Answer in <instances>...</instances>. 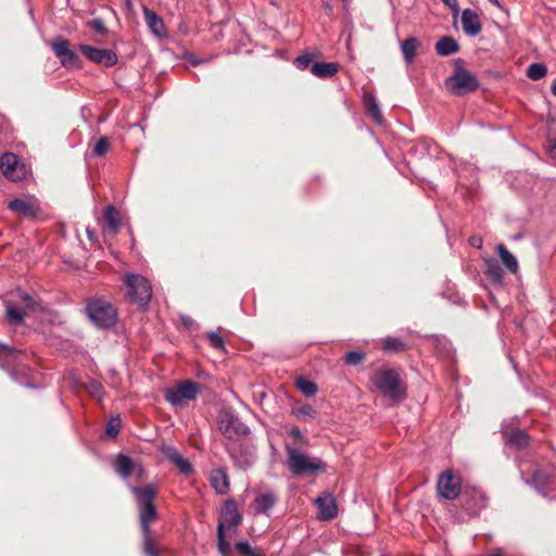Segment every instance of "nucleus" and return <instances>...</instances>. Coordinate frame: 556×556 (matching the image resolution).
I'll return each instance as SVG.
<instances>
[{
    "mask_svg": "<svg viewBox=\"0 0 556 556\" xmlns=\"http://www.w3.org/2000/svg\"><path fill=\"white\" fill-rule=\"evenodd\" d=\"M138 511L140 529L143 535V553L146 556H160L156 541L153 539L150 523L157 518L154 500L156 497V488L148 484L144 486H131Z\"/></svg>",
    "mask_w": 556,
    "mask_h": 556,
    "instance_id": "1",
    "label": "nucleus"
},
{
    "mask_svg": "<svg viewBox=\"0 0 556 556\" xmlns=\"http://www.w3.org/2000/svg\"><path fill=\"white\" fill-rule=\"evenodd\" d=\"M287 467L293 476H315L326 471V464L318 457H311L303 453L296 444L285 445Z\"/></svg>",
    "mask_w": 556,
    "mask_h": 556,
    "instance_id": "2",
    "label": "nucleus"
},
{
    "mask_svg": "<svg viewBox=\"0 0 556 556\" xmlns=\"http://www.w3.org/2000/svg\"><path fill=\"white\" fill-rule=\"evenodd\" d=\"M446 90L456 97H462L475 92L479 87L478 78L463 66V61H454L453 75L444 81Z\"/></svg>",
    "mask_w": 556,
    "mask_h": 556,
    "instance_id": "3",
    "label": "nucleus"
},
{
    "mask_svg": "<svg viewBox=\"0 0 556 556\" xmlns=\"http://www.w3.org/2000/svg\"><path fill=\"white\" fill-rule=\"evenodd\" d=\"M371 382L383 396L397 401L405 396V387L399 372L392 368H380L371 376Z\"/></svg>",
    "mask_w": 556,
    "mask_h": 556,
    "instance_id": "4",
    "label": "nucleus"
},
{
    "mask_svg": "<svg viewBox=\"0 0 556 556\" xmlns=\"http://www.w3.org/2000/svg\"><path fill=\"white\" fill-rule=\"evenodd\" d=\"M85 311L91 323L100 329H110L117 321L116 307L102 298L88 300Z\"/></svg>",
    "mask_w": 556,
    "mask_h": 556,
    "instance_id": "5",
    "label": "nucleus"
},
{
    "mask_svg": "<svg viewBox=\"0 0 556 556\" xmlns=\"http://www.w3.org/2000/svg\"><path fill=\"white\" fill-rule=\"evenodd\" d=\"M217 428L228 440L238 442L241 438L250 433L247 427L237 415L230 409H222L217 416Z\"/></svg>",
    "mask_w": 556,
    "mask_h": 556,
    "instance_id": "6",
    "label": "nucleus"
},
{
    "mask_svg": "<svg viewBox=\"0 0 556 556\" xmlns=\"http://www.w3.org/2000/svg\"><path fill=\"white\" fill-rule=\"evenodd\" d=\"M128 299L144 307L152 298V288L147 278L141 275H127L125 278Z\"/></svg>",
    "mask_w": 556,
    "mask_h": 556,
    "instance_id": "7",
    "label": "nucleus"
},
{
    "mask_svg": "<svg viewBox=\"0 0 556 556\" xmlns=\"http://www.w3.org/2000/svg\"><path fill=\"white\" fill-rule=\"evenodd\" d=\"M200 392V386L191 380H185L165 391V399L173 406L182 407L194 400Z\"/></svg>",
    "mask_w": 556,
    "mask_h": 556,
    "instance_id": "8",
    "label": "nucleus"
},
{
    "mask_svg": "<svg viewBox=\"0 0 556 556\" xmlns=\"http://www.w3.org/2000/svg\"><path fill=\"white\" fill-rule=\"evenodd\" d=\"M50 47L62 66L66 68H80L81 61L78 54L70 48V42L63 37H55L51 40Z\"/></svg>",
    "mask_w": 556,
    "mask_h": 556,
    "instance_id": "9",
    "label": "nucleus"
},
{
    "mask_svg": "<svg viewBox=\"0 0 556 556\" xmlns=\"http://www.w3.org/2000/svg\"><path fill=\"white\" fill-rule=\"evenodd\" d=\"M460 478L453 475L451 470H445L439 476L437 490L441 497L455 500L460 494Z\"/></svg>",
    "mask_w": 556,
    "mask_h": 556,
    "instance_id": "10",
    "label": "nucleus"
},
{
    "mask_svg": "<svg viewBox=\"0 0 556 556\" xmlns=\"http://www.w3.org/2000/svg\"><path fill=\"white\" fill-rule=\"evenodd\" d=\"M80 52L92 63L106 67L114 66L118 62L117 54L111 49H99L89 45H79Z\"/></svg>",
    "mask_w": 556,
    "mask_h": 556,
    "instance_id": "11",
    "label": "nucleus"
},
{
    "mask_svg": "<svg viewBox=\"0 0 556 556\" xmlns=\"http://www.w3.org/2000/svg\"><path fill=\"white\" fill-rule=\"evenodd\" d=\"M460 500L463 508L470 517L478 516L488 505V497L479 489L464 491Z\"/></svg>",
    "mask_w": 556,
    "mask_h": 556,
    "instance_id": "12",
    "label": "nucleus"
},
{
    "mask_svg": "<svg viewBox=\"0 0 556 556\" xmlns=\"http://www.w3.org/2000/svg\"><path fill=\"white\" fill-rule=\"evenodd\" d=\"M227 451L235 465L240 469H247L255 462V450L248 443L236 444V442L227 447Z\"/></svg>",
    "mask_w": 556,
    "mask_h": 556,
    "instance_id": "13",
    "label": "nucleus"
},
{
    "mask_svg": "<svg viewBox=\"0 0 556 556\" xmlns=\"http://www.w3.org/2000/svg\"><path fill=\"white\" fill-rule=\"evenodd\" d=\"M0 168L3 175L12 181H20L25 176V167L14 153L7 152L1 155Z\"/></svg>",
    "mask_w": 556,
    "mask_h": 556,
    "instance_id": "14",
    "label": "nucleus"
},
{
    "mask_svg": "<svg viewBox=\"0 0 556 556\" xmlns=\"http://www.w3.org/2000/svg\"><path fill=\"white\" fill-rule=\"evenodd\" d=\"M8 207L14 212L20 218L36 219L41 210L35 201L25 199H14L9 202Z\"/></svg>",
    "mask_w": 556,
    "mask_h": 556,
    "instance_id": "15",
    "label": "nucleus"
},
{
    "mask_svg": "<svg viewBox=\"0 0 556 556\" xmlns=\"http://www.w3.org/2000/svg\"><path fill=\"white\" fill-rule=\"evenodd\" d=\"M462 25L464 33L470 37L479 35L482 29V24L479 15L470 9H465L463 11Z\"/></svg>",
    "mask_w": 556,
    "mask_h": 556,
    "instance_id": "16",
    "label": "nucleus"
},
{
    "mask_svg": "<svg viewBox=\"0 0 556 556\" xmlns=\"http://www.w3.org/2000/svg\"><path fill=\"white\" fill-rule=\"evenodd\" d=\"M318 510L319 518L323 520H331L338 514V506L334 497L331 494H324L316 498L315 501Z\"/></svg>",
    "mask_w": 556,
    "mask_h": 556,
    "instance_id": "17",
    "label": "nucleus"
},
{
    "mask_svg": "<svg viewBox=\"0 0 556 556\" xmlns=\"http://www.w3.org/2000/svg\"><path fill=\"white\" fill-rule=\"evenodd\" d=\"M223 520L220 522L224 523V528L227 526L228 528H237L242 517L238 511L237 504L233 500H227L224 504L222 511Z\"/></svg>",
    "mask_w": 556,
    "mask_h": 556,
    "instance_id": "18",
    "label": "nucleus"
},
{
    "mask_svg": "<svg viewBox=\"0 0 556 556\" xmlns=\"http://www.w3.org/2000/svg\"><path fill=\"white\" fill-rule=\"evenodd\" d=\"M211 484L218 494H227L229 491V479L222 468L213 469L211 472Z\"/></svg>",
    "mask_w": 556,
    "mask_h": 556,
    "instance_id": "19",
    "label": "nucleus"
},
{
    "mask_svg": "<svg viewBox=\"0 0 556 556\" xmlns=\"http://www.w3.org/2000/svg\"><path fill=\"white\" fill-rule=\"evenodd\" d=\"M115 470L123 478H128L136 471V462L129 456L118 454L114 462Z\"/></svg>",
    "mask_w": 556,
    "mask_h": 556,
    "instance_id": "20",
    "label": "nucleus"
},
{
    "mask_svg": "<svg viewBox=\"0 0 556 556\" xmlns=\"http://www.w3.org/2000/svg\"><path fill=\"white\" fill-rule=\"evenodd\" d=\"M144 17L149 29L159 38L165 36V26L163 20L153 11L144 9Z\"/></svg>",
    "mask_w": 556,
    "mask_h": 556,
    "instance_id": "21",
    "label": "nucleus"
},
{
    "mask_svg": "<svg viewBox=\"0 0 556 556\" xmlns=\"http://www.w3.org/2000/svg\"><path fill=\"white\" fill-rule=\"evenodd\" d=\"M339 66L334 62H317L311 66V73L318 78H328L334 76Z\"/></svg>",
    "mask_w": 556,
    "mask_h": 556,
    "instance_id": "22",
    "label": "nucleus"
},
{
    "mask_svg": "<svg viewBox=\"0 0 556 556\" xmlns=\"http://www.w3.org/2000/svg\"><path fill=\"white\" fill-rule=\"evenodd\" d=\"M458 51H459V45L457 43V41L454 38H452L450 36H445V37L441 38L435 43V52H437V54H439L441 56H447V55L454 54Z\"/></svg>",
    "mask_w": 556,
    "mask_h": 556,
    "instance_id": "23",
    "label": "nucleus"
},
{
    "mask_svg": "<svg viewBox=\"0 0 556 556\" xmlns=\"http://www.w3.org/2000/svg\"><path fill=\"white\" fill-rule=\"evenodd\" d=\"M104 220L109 231L117 233L122 226V218L119 212L113 206L109 205L104 211Z\"/></svg>",
    "mask_w": 556,
    "mask_h": 556,
    "instance_id": "24",
    "label": "nucleus"
},
{
    "mask_svg": "<svg viewBox=\"0 0 556 556\" xmlns=\"http://www.w3.org/2000/svg\"><path fill=\"white\" fill-rule=\"evenodd\" d=\"M276 496L271 493H263L255 497L254 509L257 514H266L276 504Z\"/></svg>",
    "mask_w": 556,
    "mask_h": 556,
    "instance_id": "25",
    "label": "nucleus"
},
{
    "mask_svg": "<svg viewBox=\"0 0 556 556\" xmlns=\"http://www.w3.org/2000/svg\"><path fill=\"white\" fill-rule=\"evenodd\" d=\"M418 46H419V41L417 40V38H414V37L407 38L404 41H402L401 50H402L403 58L406 63L409 64L413 62V60L416 56V50H417Z\"/></svg>",
    "mask_w": 556,
    "mask_h": 556,
    "instance_id": "26",
    "label": "nucleus"
},
{
    "mask_svg": "<svg viewBox=\"0 0 556 556\" xmlns=\"http://www.w3.org/2000/svg\"><path fill=\"white\" fill-rule=\"evenodd\" d=\"M497 252L504 266L510 273H516L518 270L517 258L503 244L497 245Z\"/></svg>",
    "mask_w": 556,
    "mask_h": 556,
    "instance_id": "27",
    "label": "nucleus"
},
{
    "mask_svg": "<svg viewBox=\"0 0 556 556\" xmlns=\"http://www.w3.org/2000/svg\"><path fill=\"white\" fill-rule=\"evenodd\" d=\"M27 313L24 308L12 305L10 303L7 304L5 316L10 324L20 325L24 321Z\"/></svg>",
    "mask_w": 556,
    "mask_h": 556,
    "instance_id": "28",
    "label": "nucleus"
},
{
    "mask_svg": "<svg viewBox=\"0 0 556 556\" xmlns=\"http://www.w3.org/2000/svg\"><path fill=\"white\" fill-rule=\"evenodd\" d=\"M365 105H366L367 113L372 117V119L377 124H382V122H383L382 113L379 109V105H378L376 99L372 96L369 94V96L365 97Z\"/></svg>",
    "mask_w": 556,
    "mask_h": 556,
    "instance_id": "29",
    "label": "nucleus"
},
{
    "mask_svg": "<svg viewBox=\"0 0 556 556\" xmlns=\"http://www.w3.org/2000/svg\"><path fill=\"white\" fill-rule=\"evenodd\" d=\"M486 276L493 283L501 285L503 281V271L496 261L490 260L486 262Z\"/></svg>",
    "mask_w": 556,
    "mask_h": 556,
    "instance_id": "30",
    "label": "nucleus"
},
{
    "mask_svg": "<svg viewBox=\"0 0 556 556\" xmlns=\"http://www.w3.org/2000/svg\"><path fill=\"white\" fill-rule=\"evenodd\" d=\"M296 387L305 396H314L317 393L316 383L304 377L296 379Z\"/></svg>",
    "mask_w": 556,
    "mask_h": 556,
    "instance_id": "31",
    "label": "nucleus"
},
{
    "mask_svg": "<svg viewBox=\"0 0 556 556\" xmlns=\"http://www.w3.org/2000/svg\"><path fill=\"white\" fill-rule=\"evenodd\" d=\"M547 73V68L543 63H532L527 70V76L532 80L542 79Z\"/></svg>",
    "mask_w": 556,
    "mask_h": 556,
    "instance_id": "32",
    "label": "nucleus"
},
{
    "mask_svg": "<svg viewBox=\"0 0 556 556\" xmlns=\"http://www.w3.org/2000/svg\"><path fill=\"white\" fill-rule=\"evenodd\" d=\"M406 349V344L397 338L387 337L383 340V350L388 352L399 353Z\"/></svg>",
    "mask_w": 556,
    "mask_h": 556,
    "instance_id": "33",
    "label": "nucleus"
},
{
    "mask_svg": "<svg viewBox=\"0 0 556 556\" xmlns=\"http://www.w3.org/2000/svg\"><path fill=\"white\" fill-rule=\"evenodd\" d=\"M217 540H218V551L222 556H229L230 545L225 539L224 523L219 522L217 527Z\"/></svg>",
    "mask_w": 556,
    "mask_h": 556,
    "instance_id": "34",
    "label": "nucleus"
},
{
    "mask_svg": "<svg viewBox=\"0 0 556 556\" xmlns=\"http://www.w3.org/2000/svg\"><path fill=\"white\" fill-rule=\"evenodd\" d=\"M528 440H529L528 434L520 429L513 430L508 435V442L518 447H522V446L527 445Z\"/></svg>",
    "mask_w": 556,
    "mask_h": 556,
    "instance_id": "35",
    "label": "nucleus"
},
{
    "mask_svg": "<svg viewBox=\"0 0 556 556\" xmlns=\"http://www.w3.org/2000/svg\"><path fill=\"white\" fill-rule=\"evenodd\" d=\"M236 549L241 556H263V554L251 547L249 542L241 541L236 544Z\"/></svg>",
    "mask_w": 556,
    "mask_h": 556,
    "instance_id": "36",
    "label": "nucleus"
},
{
    "mask_svg": "<svg viewBox=\"0 0 556 556\" xmlns=\"http://www.w3.org/2000/svg\"><path fill=\"white\" fill-rule=\"evenodd\" d=\"M111 147V143H110V140L109 138L106 137H101L96 143H94V147H93V154L96 156H103L110 149Z\"/></svg>",
    "mask_w": 556,
    "mask_h": 556,
    "instance_id": "37",
    "label": "nucleus"
},
{
    "mask_svg": "<svg viewBox=\"0 0 556 556\" xmlns=\"http://www.w3.org/2000/svg\"><path fill=\"white\" fill-rule=\"evenodd\" d=\"M20 300H21V304H22L21 308H24L26 313L28 311L36 309L37 302L31 295H29L25 292H22V293H20Z\"/></svg>",
    "mask_w": 556,
    "mask_h": 556,
    "instance_id": "38",
    "label": "nucleus"
},
{
    "mask_svg": "<svg viewBox=\"0 0 556 556\" xmlns=\"http://www.w3.org/2000/svg\"><path fill=\"white\" fill-rule=\"evenodd\" d=\"M294 414L301 418H314L316 416V410L313 406L305 404L295 408Z\"/></svg>",
    "mask_w": 556,
    "mask_h": 556,
    "instance_id": "39",
    "label": "nucleus"
},
{
    "mask_svg": "<svg viewBox=\"0 0 556 556\" xmlns=\"http://www.w3.org/2000/svg\"><path fill=\"white\" fill-rule=\"evenodd\" d=\"M121 428V418L118 416L112 417L106 424V433L110 437H116Z\"/></svg>",
    "mask_w": 556,
    "mask_h": 556,
    "instance_id": "40",
    "label": "nucleus"
},
{
    "mask_svg": "<svg viewBox=\"0 0 556 556\" xmlns=\"http://www.w3.org/2000/svg\"><path fill=\"white\" fill-rule=\"evenodd\" d=\"M173 464H175L179 471L186 476L190 475L193 471L190 462L184 458L182 456H179Z\"/></svg>",
    "mask_w": 556,
    "mask_h": 556,
    "instance_id": "41",
    "label": "nucleus"
},
{
    "mask_svg": "<svg viewBox=\"0 0 556 556\" xmlns=\"http://www.w3.org/2000/svg\"><path fill=\"white\" fill-rule=\"evenodd\" d=\"M207 339L214 349L225 351L224 339L220 337V334L215 331H211L207 333Z\"/></svg>",
    "mask_w": 556,
    "mask_h": 556,
    "instance_id": "42",
    "label": "nucleus"
},
{
    "mask_svg": "<svg viewBox=\"0 0 556 556\" xmlns=\"http://www.w3.org/2000/svg\"><path fill=\"white\" fill-rule=\"evenodd\" d=\"M365 358V354L357 351H350L345 354L344 361L349 365H357Z\"/></svg>",
    "mask_w": 556,
    "mask_h": 556,
    "instance_id": "43",
    "label": "nucleus"
},
{
    "mask_svg": "<svg viewBox=\"0 0 556 556\" xmlns=\"http://www.w3.org/2000/svg\"><path fill=\"white\" fill-rule=\"evenodd\" d=\"M289 435L296 440V442H294L293 444L299 445L300 448L302 446L308 445V440L303 435V433L298 427L291 428L289 431Z\"/></svg>",
    "mask_w": 556,
    "mask_h": 556,
    "instance_id": "44",
    "label": "nucleus"
},
{
    "mask_svg": "<svg viewBox=\"0 0 556 556\" xmlns=\"http://www.w3.org/2000/svg\"><path fill=\"white\" fill-rule=\"evenodd\" d=\"M312 62H313V55L309 53L299 55L294 60V64L296 65V67L302 71L307 70L311 66Z\"/></svg>",
    "mask_w": 556,
    "mask_h": 556,
    "instance_id": "45",
    "label": "nucleus"
},
{
    "mask_svg": "<svg viewBox=\"0 0 556 556\" xmlns=\"http://www.w3.org/2000/svg\"><path fill=\"white\" fill-rule=\"evenodd\" d=\"M162 453L172 463L181 456L180 453L172 445H164L162 447Z\"/></svg>",
    "mask_w": 556,
    "mask_h": 556,
    "instance_id": "46",
    "label": "nucleus"
},
{
    "mask_svg": "<svg viewBox=\"0 0 556 556\" xmlns=\"http://www.w3.org/2000/svg\"><path fill=\"white\" fill-rule=\"evenodd\" d=\"M89 26L96 33L101 34V35H104L108 31L105 24H104L103 20H101V18H94V20L90 21Z\"/></svg>",
    "mask_w": 556,
    "mask_h": 556,
    "instance_id": "47",
    "label": "nucleus"
},
{
    "mask_svg": "<svg viewBox=\"0 0 556 556\" xmlns=\"http://www.w3.org/2000/svg\"><path fill=\"white\" fill-rule=\"evenodd\" d=\"M88 390L92 396H96L98 399H101L104 394L102 386L97 381H91L89 383Z\"/></svg>",
    "mask_w": 556,
    "mask_h": 556,
    "instance_id": "48",
    "label": "nucleus"
},
{
    "mask_svg": "<svg viewBox=\"0 0 556 556\" xmlns=\"http://www.w3.org/2000/svg\"><path fill=\"white\" fill-rule=\"evenodd\" d=\"M445 5L452 9L455 13L458 12V2L457 0H442Z\"/></svg>",
    "mask_w": 556,
    "mask_h": 556,
    "instance_id": "49",
    "label": "nucleus"
},
{
    "mask_svg": "<svg viewBox=\"0 0 556 556\" xmlns=\"http://www.w3.org/2000/svg\"><path fill=\"white\" fill-rule=\"evenodd\" d=\"M134 473L137 475L139 479L143 477L144 468L140 463H136V471Z\"/></svg>",
    "mask_w": 556,
    "mask_h": 556,
    "instance_id": "50",
    "label": "nucleus"
},
{
    "mask_svg": "<svg viewBox=\"0 0 556 556\" xmlns=\"http://www.w3.org/2000/svg\"><path fill=\"white\" fill-rule=\"evenodd\" d=\"M1 349H2V351H4L7 353V355L15 357L16 351L14 349H12L8 345H4V344L1 345Z\"/></svg>",
    "mask_w": 556,
    "mask_h": 556,
    "instance_id": "51",
    "label": "nucleus"
},
{
    "mask_svg": "<svg viewBox=\"0 0 556 556\" xmlns=\"http://www.w3.org/2000/svg\"><path fill=\"white\" fill-rule=\"evenodd\" d=\"M552 92L554 96H556V80L552 85Z\"/></svg>",
    "mask_w": 556,
    "mask_h": 556,
    "instance_id": "52",
    "label": "nucleus"
},
{
    "mask_svg": "<svg viewBox=\"0 0 556 556\" xmlns=\"http://www.w3.org/2000/svg\"><path fill=\"white\" fill-rule=\"evenodd\" d=\"M541 475H542L541 472H535L534 480L538 481L540 479Z\"/></svg>",
    "mask_w": 556,
    "mask_h": 556,
    "instance_id": "53",
    "label": "nucleus"
},
{
    "mask_svg": "<svg viewBox=\"0 0 556 556\" xmlns=\"http://www.w3.org/2000/svg\"><path fill=\"white\" fill-rule=\"evenodd\" d=\"M492 3L494 4H498V1L497 0H490Z\"/></svg>",
    "mask_w": 556,
    "mask_h": 556,
    "instance_id": "54",
    "label": "nucleus"
}]
</instances>
